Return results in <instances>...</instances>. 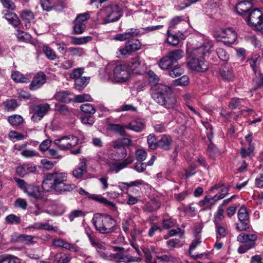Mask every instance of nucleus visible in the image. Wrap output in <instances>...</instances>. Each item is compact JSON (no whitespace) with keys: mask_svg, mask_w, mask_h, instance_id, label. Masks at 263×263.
<instances>
[{"mask_svg":"<svg viewBox=\"0 0 263 263\" xmlns=\"http://www.w3.org/2000/svg\"><path fill=\"white\" fill-rule=\"evenodd\" d=\"M245 101L238 98H232L229 103V107L232 110L240 109L243 106Z\"/></svg>","mask_w":263,"mask_h":263,"instance_id":"c756f323","label":"nucleus"},{"mask_svg":"<svg viewBox=\"0 0 263 263\" xmlns=\"http://www.w3.org/2000/svg\"><path fill=\"white\" fill-rule=\"evenodd\" d=\"M103 24L118 21L122 16V11L117 5H109L102 8L99 12Z\"/></svg>","mask_w":263,"mask_h":263,"instance_id":"39448f33","label":"nucleus"},{"mask_svg":"<svg viewBox=\"0 0 263 263\" xmlns=\"http://www.w3.org/2000/svg\"><path fill=\"white\" fill-rule=\"evenodd\" d=\"M74 26H73V32L76 34L82 33L86 29V26L85 23H81L76 20L73 21Z\"/></svg>","mask_w":263,"mask_h":263,"instance_id":"4c0bfd02","label":"nucleus"},{"mask_svg":"<svg viewBox=\"0 0 263 263\" xmlns=\"http://www.w3.org/2000/svg\"><path fill=\"white\" fill-rule=\"evenodd\" d=\"M8 121L12 126H17L24 121L23 117L18 115H13L8 117Z\"/></svg>","mask_w":263,"mask_h":263,"instance_id":"79ce46f5","label":"nucleus"},{"mask_svg":"<svg viewBox=\"0 0 263 263\" xmlns=\"http://www.w3.org/2000/svg\"><path fill=\"white\" fill-rule=\"evenodd\" d=\"M4 17L8 22L14 27H17L20 24L18 17L15 13L10 12L8 10H5L3 11Z\"/></svg>","mask_w":263,"mask_h":263,"instance_id":"5701e85b","label":"nucleus"},{"mask_svg":"<svg viewBox=\"0 0 263 263\" xmlns=\"http://www.w3.org/2000/svg\"><path fill=\"white\" fill-rule=\"evenodd\" d=\"M135 157L137 161H143L147 157V153L143 149H138L135 152Z\"/></svg>","mask_w":263,"mask_h":263,"instance_id":"5fc2aeb1","label":"nucleus"},{"mask_svg":"<svg viewBox=\"0 0 263 263\" xmlns=\"http://www.w3.org/2000/svg\"><path fill=\"white\" fill-rule=\"evenodd\" d=\"M151 94L154 100L167 109L175 106L176 100L170 87L159 84L152 87Z\"/></svg>","mask_w":263,"mask_h":263,"instance_id":"f03ea898","label":"nucleus"},{"mask_svg":"<svg viewBox=\"0 0 263 263\" xmlns=\"http://www.w3.org/2000/svg\"><path fill=\"white\" fill-rule=\"evenodd\" d=\"M80 109L85 114L92 115L96 112V109L93 106L89 103L84 104L80 106Z\"/></svg>","mask_w":263,"mask_h":263,"instance_id":"de8ad7c7","label":"nucleus"},{"mask_svg":"<svg viewBox=\"0 0 263 263\" xmlns=\"http://www.w3.org/2000/svg\"><path fill=\"white\" fill-rule=\"evenodd\" d=\"M54 98L55 100L63 102H67L69 100L68 93L66 91H61L56 93L54 95Z\"/></svg>","mask_w":263,"mask_h":263,"instance_id":"4d7b16f0","label":"nucleus"},{"mask_svg":"<svg viewBox=\"0 0 263 263\" xmlns=\"http://www.w3.org/2000/svg\"><path fill=\"white\" fill-rule=\"evenodd\" d=\"M145 126L143 119H137L131 121L125 127L136 132H140L145 128Z\"/></svg>","mask_w":263,"mask_h":263,"instance_id":"aec40b11","label":"nucleus"},{"mask_svg":"<svg viewBox=\"0 0 263 263\" xmlns=\"http://www.w3.org/2000/svg\"><path fill=\"white\" fill-rule=\"evenodd\" d=\"M64 243V245L63 248H64L66 250H68L70 251L74 252H79L81 251V248L75 244L70 243L65 240Z\"/></svg>","mask_w":263,"mask_h":263,"instance_id":"680f3d73","label":"nucleus"},{"mask_svg":"<svg viewBox=\"0 0 263 263\" xmlns=\"http://www.w3.org/2000/svg\"><path fill=\"white\" fill-rule=\"evenodd\" d=\"M85 233L88 237L91 246L94 247L97 251L102 256H105L106 253V249L104 245L101 243L97 239L95 232H91L90 230L86 229Z\"/></svg>","mask_w":263,"mask_h":263,"instance_id":"9d476101","label":"nucleus"},{"mask_svg":"<svg viewBox=\"0 0 263 263\" xmlns=\"http://www.w3.org/2000/svg\"><path fill=\"white\" fill-rule=\"evenodd\" d=\"M129 70L137 74H142L145 70V66L144 63H141L139 57H136L130 61L128 65Z\"/></svg>","mask_w":263,"mask_h":263,"instance_id":"4468645a","label":"nucleus"},{"mask_svg":"<svg viewBox=\"0 0 263 263\" xmlns=\"http://www.w3.org/2000/svg\"><path fill=\"white\" fill-rule=\"evenodd\" d=\"M167 43L173 46H176L179 44V39L178 36L175 34H171L169 30L167 31Z\"/></svg>","mask_w":263,"mask_h":263,"instance_id":"6e6d98bb","label":"nucleus"},{"mask_svg":"<svg viewBox=\"0 0 263 263\" xmlns=\"http://www.w3.org/2000/svg\"><path fill=\"white\" fill-rule=\"evenodd\" d=\"M67 179V174L64 172L48 173L42 182V188L45 191L53 190L58 194L71 191L75 189L76 185L66 183Z\"/></svg>","mask_w":263,"mask_h":263,"instance_id":"f257e3e1","label":"nucleus"},{"mask_svg":"<svg viewBox=\"0 0 263 263\" xmlns=\"http://www.w3.org/2000/svg\"><path fill=\"white\" fill-rule=\"evenodd\" d=\"M9 137L11 139H16L17 141H20L26 139L27 136L15 131L11 130L9 133Z\"/></svg>","mask_w":263,"mask_h":263,"instance_id":"052dcab7","label":"nucleus"},{"mask_svg":"<svg viewBox=\"0 0 263 263\" xmlns=\"http://www.w3.org/2000/svg\"><path fill=\"white\" fill-rule=\"evenodd\" d=\"M89 198L103 203L105 205L110 207H114L115 206V204L113 202L108 201L106 198H104L101 195L93 194L89 195Z\"/></svg>","mask_w":263,"mask_h":263,"instance_id":"f704fd0d","label":"nucleus"},{"mask_svg":"<svg viewBox=\"0 0 263 263\" xmlns=\"http://www.w3.org/2000/svg\"><path fill=\"white\" fill-rule=\"evenodd\" d=\"M91 36H84L81 37H72V43L74 45H81L85 44L91 41Z\"/></svg>","mask_w":263,"mask_h":263,"instance_id":"8fccbe9b","label":"nucleus"},{"mask_svg":"<svg viewBox=\"0 0 263 263\" xmlns=\"http://www.w3.org/2000/svg\"><path fill=\"white\" fill-rule=\"evenodd\" d=\"M252 6L253 4L250 1H243L239 2L236 5L235 9L238 14L243 15L248 13Z\"/></svg>","mask_w":263,"mask_h":263,"instance_id":"a211bd4d","label":"nucleus"},{"mask_svg":"<svg viewBox=\"0 0 263 263\" xmlns=\"http://www.w3.org/2000/svg\"><path fill=\"white\" fill-rule=\"evenodd\" d=\"M73 101L75 102L82 103L85 101H92V99L88 94L83 93L82 95H76L73 98Z\"/></svg>","mask_w":263,"mask_h":263,"instance_id":"603ef678","label":"nucleus"},{"mask_svg":"<svg viewBox=\"0 0 263 263\" xmlns=\"http://www.w3.org/2000/svg\"><path fill=\"white\" fill-rule=\"evenodd\" d=\"M4 104L5 109L7 111H13L18 106L17 101L15 99H8Z\"/></svg>","mask_w":263,"mask_h":263,"instance_id":"a19ab883","label":"nucleus"},{"mask_svg":"<svg viewBox=\"0 0 263 263\" xmlns=\"http://www.w3.org/2000/svg\"><path fill=\"white\" fill-rule=\"evenodd\" d=\"M81 122L83 124L91 126L95 122V118L90 115H82Z\"/></svg>","mask_w":263,"mask_h":263,"instance_id":"a18cd8bd","label":"nucleus"},{"mask_svg":"<svg viewBox=\"0 0 263 263\" xmlns=\"http://www.w3.org/2000/svg\"><path fill=\"white\" fill-rule=\"evenodd\" d=\"M257 237L255 234L241 233L238 235L237 240L241 243L255 246V241L257 240Z\"/></svg>","mask_w":263,"mask_h":263,"instance_id":"f3484780","label":"nucleus"},{"mask_svg":"<svg viewBox=\"0 0 263 263\" xmlns=\"http://www.w3.org/2000/svg\"><path fill=\"white\" fill-rule=\"evenodd\" d=\"M141 48V44L138 40H128L125 43V47L119 49L121 55H129L132 52L136 51Z\"/></svg>","mask_w":263,"mask_h":263,"instance_id":"9b49d317","label":"nucleus"},{"mask_svg":"<svg viewBox=\"0 0 263 263\" xmlns=\"http://www.w3.org/2000/svg\"><path fill=\"white\" fill-rule=\"evenodd\" d=\"M108 259L116 263H129L140 260L139 258L133 257L127 254L126 252H120L116 253H111L108 256Z\"/></svg>","mask_w":263,"mask_h":263,"instance_id":"6e6552de","label":"nucleus"},{"mask_svg":"<svg viewBox=\"0 0 263 263\" xmlns=\"http://www.w3.org/2000/svg\"><path fill=\"white\" fill-rule=\"evenodd\" d=\"M217 54L220 59L223 61H227L229 59V54L221 48H218L216 50Z\"/></svg>","mask_w":263,"mask_h":263,"instance_id":"e2e57ef3","label":"nucleus"},{"mask_svg":"<svg viewBox=\"0 0 263 263\" xmlns=\"http://www.w3.org/2000/svg\"><path fill=\"white\" fill-rule=\"evenodd\" d=\"M173 83L176 86H186L189 83V78L186 75H183L181 77L175 80Z\"/></svg>","mask_w":263,"mask_h":263,"instance_id":"09e8293b","label":"nucleus"},{"mask_svg":"<svg viewBox=\"0 0 263 263\" xmlns=\"http://www.w3.org/2000/svg\"><path fill=\"white\" fill-rule=\"evenodd\" d=\"M70 259L69 256H63L62 253L57 254L55 256V261L58 263H68Z\"/></svg>","mask_w":263,"mask_h":263,"instance_id":"774afa93","label":"nucleus"},{"mask_svg":"<svg viewBox=\"0 0 263 263\" xmlns=\"http://www.w3.org/2000/svg\"><path fill=\"white\" fill-rule=\"evenodd\" d=\"M198 165H201L204 166V160L203 159H198L196 161L195 164L191 165L187 170H185V176L186 178H189L193 175L195 174V172H193L197 166Z\"/></svg>","mask_w":263,"mask_h":263,"instance_id":"7c9ffc66","label":"nucleus"},{"mask_svg":"<svg viewBox=\"0 0 263 263\" xmlns=\"http://www.w3.org/2000/svg\"><path fill=\"white\" fill-rule=\"evenodd\" d=\"M6 222L10 224H18L21 223V219L20 217L15 214H10L5 218Z\"/></svg>","mask_w":263,"mask_h":263,"instance_id":"c03bdc74","label":"nucleus"},{"mask_svg":"<svg viewBox=\"0 0 263 263\" xmlns=\"http://www.w3.org/2000/svg\"><path fill=\"white\" fill-rule=\"evenodd\" d=\"M172 142V138L170 135H163L158 140V147L164 151H168L171 148Z\"/></svg>","mask_w":263,"mask_h":263,"instance_id":"6ab92c4d","label":"nucleus"},{"mask_svg":"<svg viewBox=\"0 0 263 263\" xmlns=\"http://www.w3.org/2000/svg\"><path fill=\"white\" fill-rule=\"evenodd\" d=\"M147 143L148 147L152 149H156L158 147V140H156L155 136L153 134H150L147 137Z\"/></svg>","mask_w":263,"mask_h":263,"instance_id":"864d4df0","label":"nucleus"},{"mask_svg":"<svg viewBox=\"0 0 263 263\" xmlns=\"http://www.w3.org/2000/svg\"><path fill=\"white\" fill-rule=\"evenodd\" d=\"M216 37H221L224 39L223 41L224 44H232L235 42L237 39V34L232 28L221 29L220 31L215 35Z\"/></svg>","mask_w":263,"mask_h":263,"instance_id":"f8f14e48","label":"nucleus"},{"mask_svg":"<svg viewBox=\"0 0 263 263\" xmlns=\"http://www.w3.org/2000/svg\"><path fill=\"white\" fill-rule=\"evenodd\" d=\"M84 73V68H77L74 69L70 75V78L71 79H74L77 80V79H79L82 78V75Z\"/></svg>","mask_w":263,"mask_h":263,"instance_id":"bf43d9fd","label":"nucleus"},{"mask_svg":"<svg viewBox=\"0 0 263 263\" xmlns=\"http://www.w3.org/2000/svg\"><path fill=\"white\" fill-rule=\"evenodd\" d=\"M174 65L175 63L167 54L161 58L158 62L159 67L163 70H170Z\"/></svg>","mask_w":263,"mask_h":263,"instance_id":"b1692460","label":"nucleus"},{"mask_svg":"<svg viewBox=\"0 0 263 263\" xmlns=\"http://www.w3.org/2000/svg\"><path fill=\"white\" fill-rule=\"evenodd\" d=\"M220 74L222 78L226 81H233L234 79V75L232 68L224 67L220 70Z\"/></svg>","mask_w":263,"mask_h":263,"instance_id":"c85d7f7f","label":"nucleus"},{"mask_svg":"<svg viewBox=\"0 0 263 263\" xmlns=\"http://www.w3.org/2000/svg\"><path fill=\"white\" fill-rule=\"evenodd\" d=\"M36 170L35 165L29 164H24L16 168V173L21 177H24L29 173L34 172Z\"/></svg>","mask_w":263,"mask_h":263,"instance_id":"412c9836","label":"nucleus"},{"mask_svg":"<svg viewBox=\"0 0 263 263\" xmlns=\"http://www.w3.org/2000/svg\"><path fill=\"white\" fill-rule=\"evenodd\" d=\"M160 207V202L156 200H152L144 206V210L148 212H152L158 210Z\"/></svg>","mask_w":263,"mask_h":263,"instance_id":"c9c22d12","label":"nucleus"},{"mask_svg":"<svg viewBox=\"0 0 263 263\" xmlns=\"http://www.w3.org/2000/svg\"><path fill=\"white\" fill-rule=\"evenodd\" d=\"M238 223L236 224V228L239 231H246L250 227V221L249 220L246 221H239Z\"/></svg>","mask_w":263,"mask_h":263,"instance_id":"13d9d810","label":"nucleus"},{"mask_svg":"<svg viewBox=\"0 0 263 263\" xmlns=\"http://www.w3.org/2000/svg\"><path fill=\"white\" fill-rule=\"evenodd\" d=\"M157 258L164 262H174L177 261V257L172 254L168 253L161 256H157Z\"/></svg>","mask_w":263,"mask_h":263,"instance_id":"37998d69","label":"nucleus"},{"mask_svg":"<svg viewBox=\"0 0 263 263\" xmlns=\"http://www.w3.org/2000/svg\"><path fill=\"white\" fill-rule=\"evenodd\" d=\"M92 221L96 229L101 234L112 233L116 228V220L109 215L97 213Z\"/></svg>","mask_w":263,"mask_h":263,"instance_id":"7ed1b4c3","label":"nucleus"},{"mask_svg":"<svg viewBox=\"0 0 263 263\" xmlns=\"http://www.w3.org/2000/svg\"><path fill=\"white\" fill-rule=\"evenodd\" d=\"M24 192L34 198H39L41 196L39 187L32 184H28Z\"/></svg>","mask_w":263,"mask_h":263,"instance_id":"cd10ccee","label":"nucleus"},{"mask_svg":"<svg viewBox=\"0 0 263 263\" xmlns=\"http://www.w3.org/2000/svg\"><path fill=\"white\" fill-rule=\"evenodd\" d=\"M43 52L46 56L50 60H53L56 58V54L54 51L48 46L43 47Z\"/></svg>","mask_w":263,"mask_h":263,"instance_id":"69168bd1","label":"nucleus"},{"mask_svg":"<svg viewBox=\"0 0 263 263\" xmlns=\"http://www.w3.org/2000/svg\"><path fill=\"white\" fill-rule=\"evenodd\" d=\"M230 186H227L222 189L221 190L220 193L215 195L214 197H213V199H214V201L216 202L220 199L223 198L228 194L229 191Z\"/></svg>","mask_w":263,"mask_h":263,"instance_id":"0e129e2a","label":"nucleus"},{"mask_svg":"<svg viewBox=\"0 0 263 263\" xmlns=\"http://www.w3.org/2000/svg\"><path fill=\"white\" fill-rule=\"evenodd\" d=\"M0 263H21V261L19 258L8 255L0 256Z\"/></svg>","mask_w":263,"mask_h":263,"instance_id":"ea45409f","label":"nucleus"},{"mask_svg":"<svg viewBox=\"0 0 263 263\" xmlns=\"http://www.w3.org/2000/svg\"><path fill=\"white\" fill-rule=\"evenodd\" d=\"M184 70L179 67L174 66L170 70H168V75L173 78L179 77L183 74Z\"/></svg>","mask_w":263,"mask_h":263,"instance_id":"49530a36","label":"nucleus"},{"mask_svg":"<svg viewBox=\"0 0 263 263\" xmlns=\"http://www.w3.org/2000/svg\"><path fill=\"white\" fill-rule=\"evenodd\" d=\"M11 78L16 83H27L29 82V80L18 71H13L11 73Z\"/></svg>","mask_w":263,"mask_h":263,"instance_id":"72a5a7b5","label":"nucleus"},{"mask_svg":"<svg viewBox=\"0 0 263 263\" xmlns=\"http://www.w3.org/2000/svg\"><path fill=\"white\" fill-rule=\"evenodd\" d=\"M130 77V71L126 64L117 65L114 69L113 79L116 82H125Z\"/></svg>","mask_w":263,"mask_h":263,"instance_id":"0eeeda50","label":"nucleus"},{"mask_svg":"<svg viewBox=\"0 0 263 263\" xmlns=\"http://www.w3.org/2000/svg\"><path fill=\"white\" fill-rule=\"evenodd\" d=\"M216 227V239H220L224 238L226 235V231L224 228L221 226L220 222L217 220H214Z\"/></svg>","mask_w":263,"mask_h":263,"instance_id":"e433bc0d","label":"nucleus"},{"mask_svg":"<svg viewBox=\"0 0 263 263\" xmlns=\"http://www.w3.org/2000/svg\"><path fill=\"white\" fill-rule=\"evenodd\" d=\"M167 54L175 64L178 63L179 60L183 57L184 52L181 49H177L168 52Z\"/></svg>","mask_w":263,"mask_h":263,"instance_id":"2f4dec72","label":"nucleus"},{"mask_svg":"<svg viewBox=\"0 0 263 263\" xmlns=\"http://www.w3.org/2000/svg\"><path fill=\"white\" fill-rule=\"evenodd\" d=\"M205 128H206V136L207 138L210 141V143L209 144L208 146L207 152L208 154L212 156L213 154L215 152V146L214 144L211 142L212 139L213 138V132H212V127L207 123L205 125Z\"/></svg>","mask_w":263,"mask_h":263,"instance_id":"393cba45","label":"nucleus"},{"mask_svg":"<svg viewBox=\"0 0 263 263\" xmlns=\"http://www.w3.org/2000/svg\"><path fill=\"white\" fill-rule=\"evenodd\" d=\"M250 66L252 70L254 71L256 78L255 81L258 84V87L263 86V74L261 73L259 71H257V62L254 59H251L249 61Z\"/></svg>","mask_w":263,"mask_h":263,"instance_id":"4be33fe9","label":"nucleus"},{"mask_svg":"<svg viewBox=\"0 0 263 263\" xmlns=\"http://www.w3.org/2000/svg\"><path fill=\"white\" fill-rule=\"evenodd\" d=\"M109 128L111 131L117 133L122 136H124L126 135L124 130L125 128H126L125 126H123L120 124H110L109 125Z\"/></svg>","mask_w":263,"mask_h":263,"instance_id":"58836bf2","label":"nucleus"},{"mask_svg":"<svg viewBox=\"0 0 263 263\" xmlns=\"http://www.w3.org/2000/svg\"><path fill=\"white\" fill-rule=\"evenodd\" d=\"M209 53V49L204 46L195 49L193 52V57L187 62L190 68L197 71L204 72L209 68V64L204 57Z\"/></svg>","mask_w":263,"mask_h":263,"instance_id":"20e7f679","label":"nucleus"},{"mask_svg":"<svg viewBox=\"0 0 263 263\" xmlns=\"http://www.w3.org/2000/svg\"><path fill=\"white\" fill-rule=\"evenodd\" d=\"M134 161L132 156H128L126 159L122 161L117 162H108V166L107 173H118L122 169L126 167Z\"/></svg>","mask_w":263,"mask_h":263,"instance_id":"1a4fd4ad","label":"nucleus"},{"mask_svg":"<svg viewBox=\"0 0 263 263\" xmlns=\"http://www.w3.org/2000/svg\"><path fill=\"white\" fill-rule=\"evenodd\" d=\"M46 80V76L43 72H39L34 76L30 84L29 87L31 90H36L40 88Z\"/></svg>","mask_w":263,"mask_h":263,"instance_id":"dca6fc26","label":"nucleus"},{"mask_svg":"<svg viewBox=\"0 0 263 263\" xmlns=\"http://www.w3.org/2000/svg\"><path fill=\"white\" fill-rule=\"evenodd\" d=\"M89 78L83 77L77 79L74 82V88L78 90H82L88 83Z\"/></svg>","mask_w":263,"mask_h":263,"instance_id":"473e14b6","label":"nucleus"},{"mask_svg":"<svg viewBox=\"0 0 263 263\" xmlns=\"http://www.w3.org/2000/svg\"><path fill=\"white\" fill-rule=\"evenodd\" d=\"M49 108V105L48 104H40L34 106L33 108L34 113L32 116L31 119L34 122L41 120L47 112Z\"/></svg>","mask_w":263,"mask_h":263,"instance_id":"ddd939ff","label":"nucleus"},{"mask_svg":"<svg viewBox=\"0 0 263 263\" xmlns=\"http://www.w3.org/2000/svg\"><path fill=\"white\" fill-rule=\"evenodd\" d=\"M156 159V156L153 155L147 163L143 162V161H137L134 164V168L139 173L143 172L147 166H151L153 164Z\"/></svg>","mask_w":263,"mask_h":263,"instance_id":"bb28decb","label":"nucleus"},{"mask_svg":"<svg viewBox=\"0 0 263 263\" xmlns=\"http://www.w3.org/2000/svg\"><path fill=\"white\" fill-rule=\"evenodd\" d=\"M86 159L81 160L80 165L73 171V175L77 178H81L87 172Z\"/></svg>","mask_w":263,"mask_h":263,"instance_id":"a878e982","label":"nucleus"},{"mask_svg":"<svg viewBox=\"0 0 263 263\" xmlns=\"http://www.w3.org/2000/svg\"><path fill=\"white\" fill-rule=\"evenodd\" d=\"M140 33V31L137 28H129L123 33L117 34L114 39L116 41H124L137 36Z\"/></svg>","mask_w":263,"mask_h":263,"instance_id":"2eb2a0df","label":"nucleus"},{"mask_svg":"<svg viewBox=\"0 0 263 263\" xmlns=\"http://www.w3.org/2000/svg\"><path fill=\"white\" fill-rule=\"evenodd\" d=\"M147 74L148 76V81L150 83L156 84L160 80L159 77L151 70L147 71Z\"/></svg>","mask_w":263,"mask_h":263,"instance_id":"338daca9","label":"nucleus"},{"mask_svg":"<svg viewBox=\"0 0 263 263\" xmlns=\"http://www.w3.org/2000/svg\"><path fill=\"white\" fill-rule=\"evenodd\" d=\"M78 142V138L72 135L62 136L53 141L54 144L62 151H66L74 147Z\"/></svg>","mask_w":263,"mask_h":263,"instance_id":"423d86ee","label":"nucleus"},{"mask_svg":"<svg viewBox=\"0 0 263 263\" xmlns=\"http://www.w3.org/2000/svg\"><path fill=\"white\" fill-rule=\"evenodd\" d=\"M238 218L239 221H247L249 220V215L247 210L245 207H241L238 212Z\"/></svg>","mask_w":263,"mask_h":263,"instance_id":"3c124183","label":"nucleus"}]
</instances>
